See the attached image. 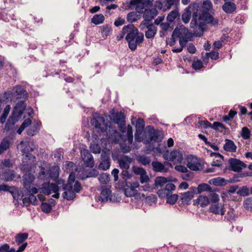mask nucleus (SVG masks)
<instances>
[{
	"mask_svg": "<svg viewBox=\"0 0 252 252\" xmlns=\"http://www.w3.org/2000/svg\"><path fill=\"white\" fill-rule=\"evenodd\" d=\"M28 193L29 196L28 198H24L23 200V203H26V201L28 202L31 203L33 205H37L38 204L37 200L34 195V194L36 193H32V192H27Z\"/></svg>",
	"mask_w": 252,
	"mask_h": 252,
	"instance_id": "nucleus-35",
	"label": "nucleus"
},
{
	"mask_svg": "<svg viewBox=\"0 0 252 252\" xmlns=\"http://www.w3.org/2000/svg\"><path fill=\"white\" fill-rule=\"evenodd\" d=\"M102 36H108L110 35L112 32V29L111 26L105 25L99 27Z\"/></svg>",
	"mask_w": 252,
	"mask_h": 252,
	"instance_id": "nucleus-37",
	"label": "nucleus"
},
{
	"mask_svg": "<svg viewBox=\"0 0 252 252\" xmlns=\"http://www.w3.org/2000/svg\"><path fill=\"white\" fill-rule=\"evenodd\" d=\"M105 17L102 14H95L91 19L92 23L95 25H99L103 23Z\"/></svg>",
	"mask_w": 252,
	"mask_h": 252,
	"instance_id": "nucleus-38",
	"label": "nucleus"
},
{
	"mask_svg": "<svg viewBox=\"0 0 252 252\" xmlns=\"http://www.w3.org/2000/svg\"><path fill=\"white\" fill-rule=\"evenodd\" d=\"M29 236L28 233H19L15 237V242L18 245L23 243L26 240Z\"/></svg>",
	"mask_w": 252,
	"mask_h": 252,
	"instance_id": "nucleus-36",
	"label": "nucleus"
},
{
	"mask_svg": "<svg viewBox=\"0 0 252 252\" xmlns=\"http://www.w3.org/2000/svg\"><path fill=\"white\" fill-rule=\"evenodd\" d=\"M210 210L211 212L215 214H220L221 216L224 215L225 211L221 204H217L212 205L210 207Z\"/></svg>",
	"mask_w": 252,
	"mask_h": 252,
	"instance_id": "nucleus-28",
	"label": "nucleus"
},
{
	"mask_svg": "<svg viewBox=\"0 0 252 252\" xmlns=\"http://www.w3.org/2000/svg\"><path fill=\"white\" fill-rule=\"evenodd\" d=\"M118 161L121 169H128L131 162V158L127 156H124L119 158Z\"/></svg>",
	"mask_w": 252,
	"mask_h": 252,
	"instance_id": "nucleus-19",
	"label": "nucleus"
},
{
	"mask_svg": "<svg viewBox=\"0 0 252 252\" xmlns=\"http://www.w3.org/2000/svg\"><path fill=\"white\" fill-rule=\"evenodd\" d=\"M173 36L179 38L180 45L183 48L185 47L187 42L191 40L189 30L183 26H181L180 28L176 27L173 32Z\"/></svg>",
	"mask_w": 252,
	"mask_h": 252,
	"instance_id": "nucleus-4",
	"label": "nucleus"
},
{
	"mask_svg": "<svg viewBox=\"0 0 252 252\" xmlns=\"http://www.w3.org/2000/svg\"><path fill=\"white\" fill-rule=\"evenodd\" d=\"M195 192L194 190L193 191H188L184 193L181 194V200L182 203L186 205H189L190 200L194 196Z\"/></svg>",
	"mask_w": 252,
	"mask_h": 252,
	"instance_id": "nucleus-20",
	"label": "nucleus"
},
{
	"mask_svg": "<svg viewBox=\"0 0 252 252\" xmlns=\"http://www.w3.org/2000/svg\"><path fill=\"white\" fill-rule=\"evenodd\" d=\"M125 117L122 112H117L115 114H113L111 117V119L113 122L119 126L120 130L124 132L126 129V122L125 121Z\"/></svg>",
	"mask_w": 252,
	"mask_h": 252,
	"instance_id": "nucleus-9",
	"label": "nucleus"
},
{
	"mask_svg": "<svg viewBox=\"0 0 252 252\" xmlns=\"http://www.w3.org/2000/svg\"><path fill=\"white\" fill-rule=\"evenodd\" d=\"M166 202L171 205L174 204L178 199V195L176 194L169 195L167 197Z\"/></svg>",
	"mask_w": 252,
	"mask_h": 252,
	"instance_id": "nucleus-55",
	"label": "nucleus"
},
{
	"mask_svg": "<svg viewBox=\"0 0 252 252\" xmlns=\"http://www.w3.org/2000/svg\"><path fill=\"white\" fill-rule=\"evenodd\" d=\"M25 108L26 105L24 101H20L18 102L15 107L12 113V117L14 119L17 121L21 118Z\"/></svg>",
	"mask_w": 252,
	"mask_h": 252,
	"instance_id": "nucleus-16",
	"label": "nucleus"
},
{
	"mask_svg": "<svg viewBox=\"0 0 252 252\" xmlns=\"http://www.w3.org/2000/svg\"><path fill=\"white\" fill-rule=\"evenodd\" d=\"M167 181L165 177L159 176L157 177L155 180V185L157 186H163L167 183Z\"/></svg>",
	"mask_w": 252,
	"mask_h": 252,
	"instance_id": "nucleus-45",
	"label": "nucleus"
},
{
	"mask_svg": "<svg viewBox=\"0 0 252 252\" xmlns=\"http://www.w3.org/2000/svg\"><path fill=\"white\" fill-rule=\"evenodd\" d=\"M159 27L161 29V31L160 32V36H162L161 34H162L163 35H165V34L170 28V25L169 23L167 22L165 23H162L161 24H160Z\"/></svg>",
	"mask_w": 252,
	"mask_h": 252,
	"instance_id": "nucleus-50",
	"label": "nucleus"
},
{
	"mask_svg": "<svg viewBox=\"0 0 252 252\" xmlns=\"http://www.w3.org/2000/svg\"><path fill=\"white\" fill-rule=\"evenodd\" d=\"M145 121L142 118H138L136 123V131L135 133V139L136 141H141V136L144 132Z\"/></svg>",
	"mask_w": 252,
	"mask_h": 252,
	"instance_id": "nucleus-15",
	"label": "nucleus"
},
{
	"mask_svg": "<svg viewBox=\"0 0 252 252\" xmlns=\"http://www.w3.org/2000/svg\"><path fill=\"white\" fill-rule=\"evenodd\" d=\"M252 176V173H240L235 175L232 178L227 180L228 183H233L239 182L240 180L239 179L240 178H243L246 176Z\"/></svg>",
	"mask_w": 252,
	"mask_h": 252,
	"instance_id": "nucleus-30",
	"label": "nucleus"
},
{
	"mask_svg": "<svg viewBox=\"0 0 252 252\" xmlns=\"http://www.w3.org/2000/svg\"><path fill=\"white\" fill-rule=\"evenodd\" d=\"M158 14V11L156 7L145 9L143 15L144 20L141 23H151V22Z\"/></svg>",
	"mask_w": 252,
	"mask_h": 252,
	"instance_id": "nucleus-12",
	"label": "nucleus"
},
{
	"mask_svg": "<svg viewBox=\"0 0 252 252\" xmlns=\"http://www.w3.org/2000/svg\"><path fill=\"white\" fill-rule=\"evenodd\" d=\"M144 2H140L137 5H136V7L135 8L136 12H138V13L141 14L142 13H144V11L145 10V8L144 7Z\"/></svg>",
	"mask_w": 252,
	"mask_h": 252,
	"instance_id": "nucleus-63",
	"label": "nucleus"
},
{
	"mask_svg": "<svg viewBox=\"0 0 252 252\" xmlns=\"http://www.w3.org/2000/svg\"><path fill=\"white\" fill-rule=\"evenodd\" d=\"M236 193L240 196L244 197L247 196L250 193V189H249L247 186H243L237 190Z\"/></svg>",
	"mask_w": 252,
	"mask_h": 252,
	"instance_id": "nucleus-44",
	"label": "nucleus"
},
{
	"mask_svg": "<svg viewBox=\"0 0 252 252\" xmlns=\"http://www.w3.org/2000/svg\"><path fill=\"white\" fill-rule=\"evenodd\" d=\"M184 175H182V178L183 180L189 181L191 180L193 177V173L190 171L188 170L187 172L184 173Z\"/></svg>",
	"mask_w": 252,
	"mask_h": 252,
	"instance_id": "nucleus-61",
	"label": "nucleus"
},
{
	"mask_svg": "<svg viewBox=\"0 0 252 252\" xmlns=\"http://www.w3.org/2000/svg\"><path fill=\"white\" fill-rule=\"evenodd\" d=\"M157 193L158 196L162 198L167 197L169 195H170L169 193L168 192V191H166V190L164 188L158 189L157 191Z\"/></svg>",
	"mask_w": 252,
	"mask_h": 252,
	"instance_id": "nucleus-62",
	"label": "nucleus"
},
{
	"mask_svg": "<svg viewBox=\"0 0 252 252\" xmlns=\"http://www.w3.org/2000/svg\"><path fill=\"white\" fill-rule=\"evenodd\" d=\"M16 20L13 10L3 9L0 11V20L5 22H12L11 25L15 26Z\"/></svg>",
	"mask_w": 252,
	"mask_h": 252,
	"instance_id": "nucleus-10",
	"label": "nucleus"
},
{
	"mask_svg": "<svg viewBox=\"0 0 252 252\" xmlns=\"http://www.w3.org/2000/svg\"><path fill=\"white\" fill-rule=\"evenodd\" d=\"M111 190L108 188L103 189L99 196V200L104 202L107 201L108 200H112Z\"/></svg>",
	"mask_w": 252,
	"mask_h": 252,
	"instance_id": "nucleus-22",
	"label": "nucleus"
},
{
	"mask_svg": "<svg viewBox=\"0 0 252 252\" xmlns=\"http://www.w3.org/2000/svg\"><path fill=\"white\" fill-rule=\"evenodd\" d=\"M129 28V24L123 27L121 32L117 36L118 40L123 39L125 35H127Z\"/></svg>",
	"mask_w": 252,
	"mask_h": 252,
	"instance_id": "nucleus-49",
	"label": "nucleus"
},
{
	"mask_svg": "<svg viewBox=\"0 0 252 252\" xmlns=\"http://www.w3.org/2000/svg\"><path fill=\"white\" fill-rule=\"evenodd\" d=\"M13 93L16 99L26 98L28 97L27 92L21 86L15 87Z\"/></svg>",
	"mask_w": 252,
	"mask_h": 252,
	"instance_id": "nucleus-18",
	"label": "nucleus"
},
{
	"mask_svg": "<svg viewBox=\"0 0 252 252\" xmlns=\"http://www.w3.org/2000/svg\"><path fill=\"white\" fill-rule=\"evenodd\" d=\"M187 166L190 170L197 171L202 169L203 165L200 158L193 155H189L187 158Z\"/></svg>",
	"mask_w": 252,
	"mask_h": 252,
	"instance_id": "nucleus-7",
	"label": "nucleus"
},
{
	"mask_svg": "<svg viewBox=\"0 0 252 252\" xmlns=\"http://www.w3.org/2000/svg\"><path fill=\"white\" fill-rule=\"evenodd\" d=\"M210 203L209 198L204 195H200L198 197L194 200L193 205L200 206L201 207H204Z\"/></svg>",
	"mask_w": 252,
	"mask_h": 252,
	"instance_id": "nucleus-21",
	"label": "nucleus"
},
{
	"mask_svg": "<svg viewBox=\"0 0 252 252\" xmlns=\"http://www.w3.org/2000/svg\"><path fill=\"white\" fill-rule=\"evenodd\" d=\"M35 176L31 173H26L23 176V186L27 192H38L37 185L33 184Z\"/></svg>",
	"mask_w": 252,
	"mask_h": 252,
	"instance_id": "nucleus-5",
	"label": "nucleus"
},
{
	"mask_svg": "<svg viewBox=\"0 0 252 252\" xmlns=\"http://www.w3.org/2000/svg\"><path fill=\"white\" fill-rule=\"evenodd\" d=\"M136 190L134 187H131L125 189V194L127 197H131L134 196L136 194Z\"/></svg>",
	"mask_w": 252,
	"mask_h": 252,
	"instance_id": "nucleus-47",
	"label": "nucleus"
},
{
	"mask_svg": "<svg viewBox=\"0 0 252 252\" xmlns=\"http://www.w3.org/2000/svg\"><path fill=\"white\" fill-rule=\"evenodd\" d=\"M63 197L67 200H72L75 197V193L74 191H64Z\"/></svg>",
	"mask_w": 252,
	"mask_h": 252,
	"instance_id": "nucleus-46",
	"label": "nucleus"
},
{
	"mask_svg": "<svg viewBox=\"0 0 252 252\" xmlns=\"http://www.w3.org/2000/svg\"><path fill=\"white\" fill-rule=\"evenodd\" d=\"M147 127V130L144 131L141 136V141H143L145 144H147L158 142L161 140L158 129H155L154 126H151Z\"/></svg>",
	"mask_w": 252,
	"mask_h": 252,
	"instance_id": "nucleus-3",
	"label": "nucleus"
},
{
	"mask_svg": "<svg viewBox=\"0 0 252 252\" xmlns=\"http://www.w3.org/2000/svg\"><path fill=\"white\" fill-rule=\"evenodd\" d=\"M39 168L40 170L37 176L38 179L43 181L47 180L49 176V170L46 169L45 167L42 166H40Z\"/></svg>",
	"mask_w": 252,
	"mask_h": 252,
	"instance_id": "nucleus-31",
	"label": "nucleus"
},
{
	"mask_svg": "<svg viewBox=\"0 0 252 252\" xmlns=\"http://www.w3.org/2000/svg\"><path fill=\"white\" fill-rule=\"evenodd\" d=\"M237 113V112L236 111L231 109L227 115H225L222 117L223 121L226 122L230 120L234 117Z\"/></svg>",
	"mask_w": 252,
	"mask_h": 252,
	"instance_id": "nucleus-51",
	"label": "nucleus"
},
{
	"mask_svg": "<svg viewBox=\"0 0 252 252\" xmlns=\"http://www.w3.org/2000/svg\"><path fill=\"white\" fill-rule=\"evenodd\" d=\"M213 191L211 187L207 184L202 183L199 184L197 188V193H201L203 191Z\"/></svg>",
	"mask_w": 252,
	"mask_h": 252,
	"instance_id": "nucleus-39",
	"label": "nucleus"
},
{
	"mask_svg": "<svg viewBox=\"0 0 252 252\" xmlns=\"http://www.w3.org/2000/svg\"><path fill=\"white\" fill-rule=\"evenodd\" d=\"M144 38V33L139 32L138 29L133 24H130L127 34L125 36V39L131 51H135L137 46L143 42Z\"/></svg>",
	"mask_w": 252,
	"mask_h": 252,
	"instance_id": "nucleus-2",
	"label": "nucleus"
},
{
	"mask_svg": "<svg viewBox=\"0 0 252 252\" xmlns=\"http://www.w3.org/2000/svg\"><path fill=\"white\" fill-rule=\"evenodd\" d=\"M237 146L234 142L230 139H226L223 145V149L227 152H236Z\"/></svg>",
	"mask_w": 252,
	"mask_h": 252,
	"instance_id": "nucleus-25",
	"label": "nucleus"
},
{
	"mask_svg": "<svg viewBox=\"0 0 252 252\" xmlns=\"http://www.w3.org/2000/svg\"><path fill=\"white\" fill-rule=\"evenodd\" d=\"M223 10L226 13H232L236 9V5L231 2H225L222 6Z\"/></svg>",
	"mask_w": 252,
	"mask_h": 252,
	"instance_id": "nucleus-27",
	"label": "nucleus"
},
{
	"mask_svg": "<svg viewBox=\"0 0 252 252\" xmlns=\"http://www.w3.org/2000/svg\"><path fill=\"white\" fill-rule=\"evenodd\" d=\"M137 160L139 163L144 166L149 165L151 162L150 158L144 155L137 156Z\"/></svg>",
	"mask_w": 252,
	"mask_h": 252,
	"instance_id": "nucleus-33",
	"label": "nucleus"
},
{
	"mask_svg": "<svg viewBox=\"0 0 252 252\" xmlns=\"http://www.w3.org/2000/svg\"><path fill=\"white\" fill-rule=\"evenodd\" d=\"M15 98L14 93L12 91L5 92L3 94V101L6 102H10Z\"/></svg>",
	"mask_w": 252,
	"mask_h": 252,
	"instance_id": "nucleus-42",
	"label": "nucleus"
},
{
	"mask_svg": "<svg viewBox=\"0 0 252 252\" xmlns=\"http://www.w3.org/2000/svg\"><path fill=\"white\" fill-rule=\"evenodd\" d=\"M39 126L38 123H34L32 127L27 130V134L31 136L35 135L38 132Z\"/></svg>",
	"mask_w": 252,
	"mask_h": 252,
	"instance_id": "nucleus-41",
	"label": "nucleus"
},
{
	"mask_svg": "<svg viewBox=\"0 0 252 252\" xmlns=\"http://www.w3.org/2000/svg\"><path fill=\"white\" fill-rule=\"evenodd\" d=\"M5 191L10 192L12 195V196L13 197L14 199H15L16 198L18 199V197L19 196V194L17 189L14 187H9V186L8 190H5Z\"/></svg>",
	"mask_w": 252,
	"mask_h": 252,
	"instance_id": "nucleus-59",
	"label": "nucleus"
},
{
	"mask_svg": "<svg viewBox=\"0 0 252 252\" xmlns=\"http://www.w3.org/2000/svg\"><path fill=\"white\" fill-rule=\"evenodd\" d=\"M241 136L245 140L248 139L251 136V132L248 128L244 127L242 129Z\"/></svg>",
	"mask_w": 252,
	"mask_h": 252,
	"instance_id": "nucleus-53",
	"label": "nucleus"
},
{
	"mask_svg": "<svg viewBox=\"0 0 252 252\" xmlns=\"http://www.w3.org/2000/svg\"><path fill=\"white\" fill-rule=\"evenodd\" d=\"M1 179L5 181H12L15 178V173L12 170L5 169L0 175Z\"/></svg>",
	"mask_w": 252,
	"mask_h": 252,
	"instance_id": "nucleus-24",
	"label": "nucleus"
},
{
	"mask_svg": "<svg viewBox=\"0 0 252 252\" xmlns=\"http://www.w3.org/2000/svg\"><path fill=\"white\" fill-rule=\"evenodd\" d=\"M213 8L211 1L205 0L201 8L193 12L190 27L192 30L194 36H201L203 35L206 24L215 26L218 25L219 21L211 14Z\"/></svg>",
	"mask_w": 252,
	"mask_h": 252,
	"instance_id": "nucleus-1",
	"label": "nucleus"
},
{
	"mask_svg": "<svg viewBox=\"0 0 252 252\" xmlns=\"http://www.w3.org/2000/svg\"><path fill=\"white\" fill-rule=\"evenodd\" d=\"M228 169L234 172H240L247 165L240 159L231 158L228 159Z\"/></svg>",
	"mask_w": 252,
	"mask_h": 252,
	"instance_id": "nucleus-11",
	"label": "nucleus"
},
{
	"mask_svg": "<svg viewBox=\"0 0 252 252\" xmlns=\"http://www.w3.org/2000/svg\"><path fill=\"white\" fill-rule=\"evenodd\" d=\"M206 56L207 58H210L213 60H216L218 59L219 54L217 51H211L210 53H206Z\"/></svg>",
	"mask_w": 252,
	"mask_h": 252,
	"instance_id": "nucleus-60",
	"label": "nucleus"
},
{
	"mask_svg": "<svg viewBox=\"0 0 252 252\" xmlns=\"http://www.w3.org/2000/svg\"><path fill=\"white\" fill-rule=\"evenodd\" d=\"M141 18V15L138 12L132 11L128 13L126 16V20L129 23H133Z\"/></svg>",
	"mask_w": 252,
	"mask_h": 252,
	"instance_id": "nucleus-32",
	"label": "nucleus"
},
{
	"mask_svg": "<svg viewBox=\"0 0 252 252\" xmlns=\"http://www.w3.org/2000/svg\"><path fill=\"white\" fill-rule=\"evenodd\" d=\"M9 147V142L7 140H3L0 144V155L2 154Z\"/></svg>",
	"mask_w": 252,
	"mask_h": 252,
	"instance_id": "nucleus-56",
	"label": "nucleus"
},
{
	"mask_svg": "<svg viewBox=\"0 0 252 252\" xmlns=\"http://www.w3.org/2000/svg\"><path fill=\"white\" fill-rule=\"evenodd\" d=\"M152 169L155 172L165 173L164 165L162 162L157 160H154L151 163Z\"/></svg>",
	"mask_w": 252,
	"mask_h": 252,
	"instance_id": "nucleus-26",
	"label": "nucleus"
},
{
	"mask_svg": "<svg viewBox=\"0 0 252 252\" xmlns=\"http://www.w3.org/2000/svg\"><path fill=\"white\" fill-rule=\"evenodd\" d=\"M10 110V107L9 105H6V106L4 108L3 112L2 113V115L0 117V121L1 123H3L9 114V112Z\"/></svg>",
	"mask_w": 252,
	"mask_h": 252,
	"instance_id": "nucleus-48",
	"label": "nucleus"
},
{
	"mask_svg": "<svg viewBox=\"0 0 252 252\" xmlns=\"http://www.w3.org/2000/svg\"><path fill=\"white\" fill-rule=\"evenodd\" d=\"M183 159V154L179 150H174L170 153V161L181 163Z\"/></svg>",
	"mask_w": 252,
	"mask_h": 252,
	"instance_id": "nucleus-23",
	"label": "nucleus"
},
{
	"mask_svg": "<svg viewBox=\"0 0 252 252\" xmlns=\"http://www.w3.org/2000/svg\"><path fill=\"white\" fill-rule=\"evenodd\" d=\"M132 170L133 172L138 175H142L144 173H146V170L143 168L141 167H138L136 166H132Z\"/></svg>",
	"mask_w": 252,
	"mask_h": 252,
	"instance_id": "nucleus-58",
	"label": "nucleus"
},
{
	"mask_svg": "<svg viewBox=\"0 0 252 252\" xmlns=\"http://www.w3.org/2000/svg\"><path fill=\"white\" fill-rule=\"evenodd\" d=\"M36 161L35 157L31 153H27L22 158V163L20 165V169L28 172L32 170L33 165Z\"/></svg>",
	"mask_w": 252,
	"mask_h": 252,
	"instance_id": "nucleus-6",
	"label": "nucleus"
},
{
	"mask_svg": "<svg viewBox=\"0 0 252 252\" xmlns=\"http://www.w3.org/2000/svg\"><path fill=\"white\" fill-rule=\"evenodd\" d=\"M50 188V184L49 182L44 183L39 189L40 190V192L48 195L51 193Z\"/></svg>",
	"mask_w": 252,
	"mask_h": 252,
	"instance_id": "nucleus-43",
	"label": "nucleus"
},
{
	"mask_svg": "<svg viewBox=\"0 0 252 252\" xmlns=\"http://www.w3.org/2000/svg\"><path fill=\"white\" fill-rule=\"evenodd\" d=\"M104 123V118L101 117L98 113H95L93 116V118L91 120V124L96 128H98L102 132L105 131V130L101 127L102 124Z\"/></svg>",
	"mask_w": 252,
	"mask_h": 252,
	"instance_id": "nucleus-17",
	"label": "nucleus"
},
{
	"mask_svg": "<svg viewBox=\"0 0 252 252\" xmlns=\"http://www.w3.org/2000/svg\"><path fill=\"white\" fill-rule=\"evenodd\" d=\"M179 17L180 14L178 10L177 9H174L168 14L166 20L169 23H172L174 22L177 18Z\"/></svg>",
	"mask_w": 252,
	"mask_h": 252,
	"instance_id": "nucleus-34",
	"label": "nucleus"
},
{
	"mask_svg": "<svg viewBox=\"0 0 252 252\" xmlns=\"http://www.w3.org/2000/svg\"><path fill=\"white\" fill-rule=\"evenodd\" d=\"M99 181L101 184H107L109 181V175L107 173H103L98 177Z\"/></svg>",
	"mask_w": 252,
	"mask_h": 252,
	"instance_id": "nucleus-57",
	"label": "nucleus"
},
{
	"mask_svg": "<svg viewBox=\"0 0 252 252\" xmlns=\"http://www.w3.org/2000/svg\"><path fill=\"white\" fill-rule=\"evenodd\" d=\"M52 208V206L47 202H43L41 204V209L44 213H48L50 212Z\"/></svg>",
	"mask_w": 252,
	"mask_h": 252,
	"instance_id": "nucleus-54",
	"label": "nucleus"
},
{
	"mask_svg": "<svg viewBox=\"0 0 252 252\" xmlns=\"http://www.w3.org/2000/svg\"><path fill=\"white\" fill-rule=\"evenodd\" d=\"M81 158L84 161L86 167L92 168L94 166V158L89 152L87 149H84L81 151Z\"/></svg>",
	"mask_w": 252,
	"mask_h": 252,
	"instance_id": "nucleus-14",
	"label": "nucleus"
},
{
	"mask_svg": "<svg viewBox=\"0 0 252 252\" xmlns=\"http://www.w3.org/2000/svg\"><path fill=\"white\" fill-rule=\"evenodd\" d=\"M244 206L247 209H252V197L247 198L244 202Z\"/></svg>",
	"mask_w": 252,
	"mask_h": 252,
	"instance_id": "nucleus-64",
	"label": "nucleus"
},
{
	"mask_svg": "<svg viewBox=\"0 0 252 252\" xmlns=\"http://www.w3.org/2000/svg\"><path fill=\"white\" fill-rule=\"evenodd\" d=\"M209 183L216 186H223L226 185L228 183V181L224 178L217 177L210 180Z\"/></svg>",
	"mask_w": 252,
	"mask_h": 252,
	"instance_id": "nucleus-29",
	"label": "nucleus"
},
{
	"mask_svg": "<svg viewBox=\"0 0 252 252\" xmlns=\"http://www.w3.org/2000/svg\"><path fill=\"white\" fill-rule=\"evenodd\" d=\"M101 161L100 162L99 169L104 171L108 170L110 166V158L109 154L105 151H103L101 154Z\"/></svg>",
	"mask_w": 252,
	"mask_h": 252,
	"instance_id": "nucleus-13",
	"label": "nucleus"
},
{
	"mask_svg": "<svg viewBox=\"0 0 252 252\" xmlns=\"http://www.w3.org/2000/svg\"><path fill=\"white\" fill-rule=\"evenodd\" d=\"M191 13L189 8H186L184 12L182 14V20L185 24H187L189 22Z\"/></svg>",
	"mask_w": 252,
	"mask_h": 252,
	"instance_id": "nucleus-40",
	"label": "nucleus"
},
{
	"mask_svg": "<svg viewBox=\"0 0 252 252\" xmlns=\"http://www.w3.org/2000/svg\"><path fill=\"white\" fill-rule=\"evenodd\" d=\"M139 27L141 31L147 29L145 35L146 38L148 39L154 38L158 31L157 27L153 23H140Z\"/></svg>",
	"mask_w": 252,
	"mask_h": 252,
	"instance_id": "nucleus-8",
	"label": "nucleus"
},
{
	"mask_svg": "<svg viewBox=\"0 0 252 252\" xmlns=\"http://www.w3.org/2000/svg\"><path fill=\"white\" fill-rule=\"evenodd\" d=\"M86 170L87 174L86 177H87V178L96 177L99 174V172L95 169H87Z\"/></svg>",
	"mask_w": 252,
	"mask_h": 252,
	"instance_id": "nucleus-52",
	"label": "nucleus"
}]
</instances>
